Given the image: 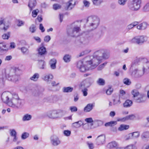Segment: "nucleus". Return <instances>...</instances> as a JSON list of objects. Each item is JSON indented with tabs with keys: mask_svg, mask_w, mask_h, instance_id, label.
<instances>
[{
	"mask_svg": "<svg viewBox=\"0 0 149 149\" xmlns=\"http://www.w3.org/2000/svg\"><path fill=\"white\" fill-rule=\"evenodd\" d=\"M3 102L9 106L14 108H19L22 104V100L17 94L8 91L3 92L1 95Z\"/></svg>",
	"mask_w": 149,
	"mask_h": 149,
	"instance_id": "obj_1",
	"label": "nucleus"
},
{
	"mask_svg": "<svg viewBox=\"0 0 149 149\" xmlns=\"http://www.w3.org/2000/svg\"><path fill=\"white\" fill-rule=\"evenodd\" d=\"M87 21L88 22V27L90 31L95 29L98 26L100 23V19L96 16H91L87 19Z\"/></svg>",
	"mask_w": 149,
	"mask_h": 149,
	"instance_id": "obj_2",
	"label": "nucleus"
},
{
	"mask_svg": "<svg viewBox=\"0 0 149 149\" xmlns=\"http://www.w3.org/2000/svg\"><path fill=\"white\" fill-rule=\"evenodd\" d=\"M92 58L90 60L86 62L89 66L88 69L91 70L96 68L102 62L98 56H96L95 52Z\"/></svg>",
	"mask_w": 149,
	"mask_h": 149,
	"instance_id": "obj_3",
	"label": "nucleus"
},
{
	"mask_svg": "<svg viewBox=\"0 0 149 149\" xmlns=\"http://www.w3.org/2000/svg\"><path fill=\"white\" fill-rule=\"evenodd\" d=\"M141 0H131L127 3V7L132 11H136L141 8Z\"/></svg>",
	"mask_w": 149,
	"mask_h": 149,
	"instance_id": "obj_4",
	"label": "nucleus"
},
{
	"mask_svg": "<svg viewBox=\"0 0 149 149\" xmlns=\"http://www.w3.org/2000/svg\"><path fill=\"white\" fill-rule=\"evenodd\" d=\"M80 30V26L74 23L72 24L71 28L68 30L67 33L71 36L75 37L78 36V33Z\"/></svg>",
	"mask_w": 149,
	"mask_h": 149,
	"instance_id": "obj_5",
	"label": "nucleus"
},
{
	"mask_svg": "<svg viewBox=\"0 0 149 149\" xmlns=\"http://www.w3.org/2000/svg\"><path fill=\"white\" fill-rule=\"evenodd\" d=\"M62 112L64 114L66 112L63 110H60L59 111L56 110H49L46 113V115L48 118L52 119H56L60 117V113Z\"/></svg>",
	"mask_w": 149,
	"mask_h": 149,
	"instance_id": "obj_6",
	"label": "nucleus"
},
{
	"mask_svg": "<svg viewBox=\"0 0 149 149\" xmlns=\"http://www.w3.org/2000/svg\"><path fill=\"white\" fill-rule=\"evenodd\" d=\"M96 56H98L100 59L102 61L104 59H108L110 56V54L109 52L107 50L101 49L95 52Z\"/></svg>",
	"mask_w": 149,
	"mask_h": 149,
	"instance_id": "obj_7",
	"label": "nucleus"
},
{
	"mask_svg": "<svg viewBox=\"0 0 149 149\" xmlns=\"http://www.w3.org/2000/svg\"><path fill=\"white\" fill-rule=\"evenodd\" d=\"M44 91V88L40 86H35L29 90V92L34 96H38L42 94Z\"/></svg>",
	"mask_w": 149,
	"mask_h": 149,
	"instance_id": "obj_8",
	"label": "nucleus"
},
{
	"mask_svg": "<svg viewBox=\"0 0 149 149\" xmlns=\"http://www.w3.org/2000/svg\"><path fill=\"white\" fill-rule=\"evenodd\" d=\"M89 67L88 64L87 63L85 65V66L83 64V62L81 61H79L77 63V67L82 72H84L86 70H91L88 69Z\"/></svg>",
	"mask_w": 149,
	"mask_h": 149,
	"instance_id": "obj_9",
	"label": "nucleus"
},
{
	"mask_svg": "<svg viewBox=\"0 0 149 149\" xmlns=\"http://www.w3.org/2000/svg\"><path fill=\"white\" fill-rule=\"evenodd\" d=\"M92 78H88L82 81L79 85V87L81 88H88L91 84Z\"/></svg>",
	"mask_w": 149,
	"mask_h": 149,
	"instance_id": "obj_10",
	"label": "nucleus"
},
{
	"mask_svg": "<svg viewBox=\"0 0 149 149\" xmlns=\"http://www.w3.org/2000/svg\"><path fill=\"white\" fill-rule=\"evenodd\" d=\"M52 144L54 146H58L61 143V141L58 137L56 135L52 136L50 138Z\"/></svg>",
	"mask_w": 149,
	"mask_h": 149,
	"instance_id": "obj_11",
	"label": "nucleus"
},
{
	"mask_svg": "<svg viewBox=\"0 0 149 149\" xmlns=\"http://www.w3.org/2000/svg\"><path fill=\"white\" fill-rule=\"evenodd\" d=\"M144 72L142 70H139L137 69H135L132 72V75L134 77H139L143 75Z\"/></svg>",
	"mask_w": 149,
	"mask_h": 149,
	"instance_id": "obj_12",
	"label": "nucleus"
},
{
	"mask_svg": "<svg viewBox=\"0 0 149 149\" xmlns=\"http://www.w3.org/2000/svg\"><path fill=\"white\" fill-rule=\"evenodd\" d=\"M16 71V69H12L7 71L6 72V77L9 80L10 78H12V77H13L14 75L15 74Z\"/></svg>",
	"mask_w": 149,
	"mask_h": 149,
	"instance_id": "obj_13",
	"label": "nucleus"
},
{
	"mask_svg": "<svg viewBox=\"0 0 149 149\" xmlns=\"http://www.w3.org/2000/svg\"><path fill=\"white\" fill-rule=\"evenodd\" d=\"M66 9L67 10H71L75 5V0H71L66 3Z\"/></svg>",
	"mask_w": 149,
	"mask_h": 149,
	"instance_id": "obj_14",
	"label": "nucleus"
},
{
	"mask_svg": "<svg viewBox=\"0 0 149 149\" xmlns=\"http://www.w3.org/2000/svg\"><path fill=\"white\" fill-rule=\"evenodd\" d=\"M96 143L98 145L103 144L105 140V136L103 135H101L98 136L96 139Z\"/></svg>",
	"mask_w": 149,
	"mask_h": 149,
	"instance_id": "obj_15",
	"label": "nucleus"
},
{
	"mask_svg": "<svg viewBox=\"0 0 149 149\" xmlns=\"http://www.w3.org/2000/svg\"><path fill=\"white\" fill-rule=\"evenodd\" d=\"M56 60L55 58L51 59L49 62V64L50 68L52 70L55 69L56 68Z\"/></svg>",
	"mask_w": 149,
	"mask_h": 149,
	"instance_id": "obj_16",
	"label": "nucleus"
},
{
	"mask_svg": "<svg viewBox=\"0 0 149 149\" xmlns=\"http://www.w3.org/2000/svg\"><path fill=\"white\" fill-rule=\"evenodd\" d=\"M82 124H83V123L81 120H80L73 123L72 124V126L74 128L77 129L80 128Z\"/></svg>",
	"mask_w": 149,
	"mask_h": 149,
	"instance_id": "obj_17",
	"label": "nucleus"
},
{
	"mask_svg": "<svg viewBox=\"0 0 149 149\" xmlns=\"http://www.w3.org/2000/svg\"><path fill=\"white\" fill-rule=\"evenodd\" d=\"M36 0H30L29 2L28 6L31 11L36 6Z\"/></svg>",
	"mask_w": 149,
	"mask_h": 149,
	"instance_id": "obj_18",
	"label": "nucleus"
},
{
	"mask_svg": "<svg viewBox=\"0 0 149 149\" xmlns=\"http://www.w3.org/2000/svg\"><path fill=\"white\" fill-rule=\"evenodd\" d=\"M147 27V24L146 22H143L137 26V29L140 30L145 29Z\"/></svg>",
	"mask_w": 149,
	"mask_h": 149,
	"instance_id": "obj_19",
	"label": "nucleus"
},
{
	"mask_svg": "<svg viewBox=\"0 0 149 149\" xmlns=\"http://www.w3.org/2000/svg\"><path fill=\"white\" fill-rule=\"evenodd\" d=\"M144 72L148 73L149 72V62L147 61L144 63L142 68Z\"/></svg>",
	"mask_w": 149,
	"mask_h": 149,
	"instance_id": "obj_20",
	"label": "nucleus"
},
{
	"mask_svg": "<svg viewBox=\"0 0 149 149\" xmlns=\"http://www.w3.org/2000/svg\"><path fill=\"white\" fill-rule=\"evenodd\" d=\"M133 102L132 100H127L123 104V106L125 108H128L131 106L132 105Z\"/></svg>",
	"mask_w": 149,
	"mask_h": 149,
	"instance_id": "obj_21",
	"label": "nucleus"
},
{
	"mask_svg": "<svg viewBox=\"0 0 149 149\" xmlns=\"http://www.w3.org/2000/svg\"><path fill=\"white\" fill-rule=\"evenodd\" d=\"M93 105L92 104H88L84 108V112H87L91 111L93 109Z\"/></svg>",
	"mask_w": 149,
	"mask_h": 149,
	"instance_id": "obj_22",
	"label": "nucleus"
},
{
	"mask_svg": "<svg viewBox=\"0 0 149 149\" xmlns=\"http://www.w3.org/2000/svg\"><path fill=\"white\" fill-rule=\"evenodd\" d=\"M117 144L115 141H112L109 143L107 145V147L109 149H112L117 146Z\"/></svg>",
	"mask_w": 149,
	"mask_h": 149,
	"instance_id": "obj_23",
	"label": "nucleus"
},
{
	"mask_svg": "<svg viewBox=\"0 0 149 149\" xmlns=\"http://www.w3.org/2000/svg\"><path fill=\"white\" fill-rule=\"evenodd\" d=\"M53 75L51 74L46 75L43 78V79L45 81L48 82L53 79Z\"/></svg>",
	"mask_w": 149,
	"mask_h": 149,
	"instance_id": "obj_24",
	"label": "nucleus"
},
{
	"mask_svg": "<svg viewBox=\"0 0 149 149\" xmlns=\"http://www.w3.org/2000/svg\"><path fill=\"white\" fill-rule=\"evenodd\" d=\"M46 52V48L43 47H40L38 49V54L41 55L45 54Z\"/></svg>",
	"mask_w": 149,
	"mask_h": 149,
	"instance_id": "obj_25",
	"label": "nucleus"
},
{
	"mask_svg": "<svg viewBox=\"0 0 149 149\" xmlns=\"http://www.w3.org/2000/svg\"><path fill=\"white\" fill-rule=\"evenodd\" d=\"M39 67L40 69H45V61L42 60L39 61Z\"/></svg>",
	"mask_w": 149,
	"mask_h": 149,
	"instance_id": "obj_26",
	"label": "nucleus"
},
{
	"mask_svg": "<svg viewBox=\"0 0 149 149\" xmlns=\"http://www.w3.org/2000/svg\"><path fill=\"white\" fill-rule=\"evenodd\" d=\"M32 117V116L31 115L26 114L23 116L22 120L24 121H29L31 119Z\"/></svg>",
	"mask_w": 149,
	"mask_h": 149,
	"instance_id": "obj_27",
	"label": "nucleus"
},
{
	"mask_svg": "<svg viewBox=\"0 0 149 149\" xmlns=\"http://www.w3.org/2000/svg\"><path fill=\"white\" fill-rule=\"evenodd\" d=\"M139 44L143 43L147 40L146 36H138Z\"/></svg>",
	"mask_w": 149,
	"mask_h": 149,
	"instance_id": "obj_28",
	"label": "nucleus"
},
{
	"mask_svg": "<svg viewBox=\"0 0 149 149\" xmlns=\"http://www.w3.org/2000/svg\"><path fill=\"white\" fill-rule=\"evenodd\" d=\"M144 95L143 94H140L139 97L135 100L136 102L138 103H141L144 102L145 100L143 99Z\"/></svg>",
	"mask_w": 149,
	"mask_h": 149,
	"instance_id": "obj_29",
	"label": "nucleus"
},
{
	"mask_svg": "<svg viewBox=\"0 0 149 149\" xmlns=\"http://www.w3.org/2000/svg\"><path fill=\"white\" fill-rule=\"evenodd\" d=\"M39 77V74L38 73H36L30 77V79L33 81H38Z\"/></svg>",
	"mask_w": 149,
	"mask_h": 149,
	"instance_id": "obj_30",
	"label": "nucleus"
},
{
	"mask_svg": "<svg viewBox=\"0 0 149 149\" xmlns=\"http://www.w3.org/2000/svg\"><path fill=\"white\" fill-rule=\"evenodd\" d=\"M130 134H131V136L133 139H137L140 136V132L137 131L131 133Z\"/></svg>",
	"mask_w": 149,
	"mask_h": 149,
	"instance_id": "obj_31",
	"label": "nucleus"
},
{
	"mask_svg": "<svg viewBox=\"0 0 149 149\" xmlns=\"http://www.w3.org/2000/svg\"><path fill=\"white\" fill-rule=\"evenodd\" d=\"M82 126L83 129L85 130H88L91 129V126L88 123L84 124L83 123V124L82 125Z\"/></svg>",
	"mask_w": 149,
	"mask_h": 149,
	"instance_id": "obj_32",
	"label": "nucleus"
},
{
	"mask_svg": "<svg viewBox=\"0 0 149 149\" xmlns=\"http://www.w3.org/2000/svg\"><path fill=\"white\" fill-rule=\"evenodd\" d=\"M97 84L100 86H103L105 85V80L102 78H99L96 81Z\"/></svg>",
	"mask_w": 149,
	"mask_h": 149,
	"instance_id": "obj_33",
	"label": "nucleus"
},
{
	"mask_svg": "<svg viewBox=\"0 0 149 149\" xmlns=\"http://www.w3.org/2000/svg\"><path fill=\"white\" fill-rule=\"evenodd\" d=\"M129 128V125L122 124L120 125V127L118 128V130L119 131H122L127 130Z\"/></svg>",
	"mask_w": 149,
	"mask_h": 149,
	"instance_id": "obj_34",
	"label": "nucleus"
},
{
	"mask_svg": "<svg viewBox=\"0 0 149 149\" xmlns=\"http://www.w3.org/2000/svg\"><path fill=\"white\" fill-rule=\"evenodd\" d=\"M73 88L72 87H64L63 88V91L65 93L71 92L73 90Z\"/></svg>",
	"mask_w": 149,
	"mask_h": 149,
	"instance_id": "obj_35",
	"label": "nucleus"
},
{
	"mask_svg": "<svg viewBox=\"0 0 149 149\" xmlns=\"http://www.w3.org/2000/svg\"><path fill=\"white\" fill-rule=\"evenodd\" d=\"M113 102L114 105L120 104L121 103L120 97H116L113 100Z\"/></svg>",
	"mask_w": 149,
	"mask_h": 149,
	"instance_id": "obj_36",
	"label": "nucleus"
},
{
	"mask_svg": "<svg viewBox=\"0 0 149 149\" xmlns=\"http://www.w3.org/2000/svg\"><path fill=\"white\" fill-rule=\"evenodd\" d=\"M93 4L96 6L100 5L103 2V0H91Z\"/></svg>",
	"mask_w": 149,
	"mask_h": 149,
	"instance_id": "obj_37",
	"label": "nucleus"
},
{
	"mask_svg": "<svg viewBox=\"0 0 149 149\" xmlns=\"http://www.w3.org/2000/svg\"><path fill=\"white\" fill-rule=\"evenodd\" d=\"M6 48V45L4 42L0 43V50L1 51H6L7 50L5 48Z\"/></svg>",
	"mask_w": 149,
	"mask_h": 149,
	"instance_id": "obj_38",
	"label": "nucleus"
},
{
	"mask_svg": "<svg viewBox=\"0 0 149 149\" xmlns=\"http://www.w3.org/2000/svg\"><path fill=\"white\" fill-rule=\"evenodd\" d=\"M141 138L142 139L149 138V132H146L143 133L141 134Z\"/></svg>",
	"mask_w": 149,
	"mask_h": 149,
	"instance_id": "obj_39",
	"label": "nucleus"
},
{
	"mask_svg": "<svg viewBox=\"0 0 149 149\" xmlns=\"http://www.w3.org/2000/svg\"><path fill=\"white\" fill-rule=\"evenodd\" d=\"M19 78V75H16V74H15L14 75L13 77H12V78H10L9 79V80L13 81L14 82H16L18 81Z\"/></svg>",
	"mask_w": 149,
	"mask_h": 149,
	"instance_id": "obj_40",
	"label": "nucleus"
},
{
	"mask_svg": "<svg viewBox=\"0 0 149 149\" xmlns=\"http://www.w3.org/2000/svg\"><path fill=\"white\" fill-rule=\"evenodd\" d=\"M71 56L69 55L66 54L63 58V59L65 62H69L70 61Z\"/></svg>",
	"mask_w": 149,
	"mask_h": 149,
	"instance_id": "obj_41",
	"label": "nucleus"
},
{
	"mask_svg": "<svg viewBox=\"0 0 149 149\" xmlns=\"http://www.w3.org/2000/svg\"><path fill=\"white\" fill-rule=\"evenodd\" d=\"M85 121L88 123H91L90 125L91 126L93 125V123L94 122V121L93 120L92 118H86L85 119Z\"/></svg>",
	"mask_w": 149,
	"mask_h": 149,
	"instance_id": "obj_42",
	"label": "nucleus"
},
{
	"mask_svg": "<svg viewBox=\"0 0 149 149\" xmlns=\"http://www.w3.org/2000/svg\"><path fill=\"white\" fill-rule=\"evenodd\" d=\"M117 124L116 121H111L109 122L106 123L105 124V126L106 127L107 126H113Z\"/></svg>",
	"mask_w": 149,
	"mask_h": 149,
	"instance_id": "obj_43",
	"label": "nucleus"
},
{
	"mask_svg": "<svg viewBox=\"0 0 149 149\" xmlns=\"http://www.w3.org/2000/svg\"><path fill=\"white\" fill-rule=\"evenodd\" d=\"M131 93L133 95V97H137L140 95L139 94V92L136 90H132V91Z\"/></svg>",
	"mask_w": 149,
	"mask_h": 149,
	"instance_id": "obj_44",
	"label": "nucleus"
},
{
	"mask_svg": "<svg viewBox=\"0 0 149 149\" xmlns=\"http://www.w3.org/2000/svg\"><path fill=\"white\" fill-rule=\"evenodd\" d=\"M124 149H137V148L134 145L131 144L125 147Z\"/></svg>",
	"mask_w": 149,
	"mask_h": 149,
	"instance_id": "obj_45",
	"label": "nucleus"
},
{
	"mask_svg": "<svg viewBox=\"0 0 149 149\" xmlns=\"http://www.w3.org/2000/svg\"><path fill=\"white\" fill-rule=\"evenodd\" d=\"M131 42L133 43H136L139 44L138 36H136L133 38L131 40Z\"/></svg>",
	"mask_w": 149,
	"mask_h": 149,
	"instance_id": "obj_46",
	"label": "nucleus"
},
{
	"mask_svg": "<svg viewBox=\"0 0 149 149\" xmlns=\"http://www.w3.org/2000/svg\"><path fill=\"white\" fill-rule=\"evenodd\" d=\"M29 133L24 132L22 134L21 137L22 139H25L29 137Z\"/></svg>",
	"mask_w": 149,
	"mask_h": 149,
	"instance_id": "obj_47",
	"label": "nucleus"
},
{
	"mask_svg": "<svg viewBox=\"0 0 149 149\" xmlns=\"http://www.w3.org/2000/svg\"><path fill=\"white\" fill-rule=\"evenodd\" d=\"M39 12V10L38 9H36L33 10L32 12V17H36Z\"/></svg>",
	"mask_w": 149,
	"mask_h": 149,
	"instance_id": "obj_48",
	"label": "nucleus"
},
{
	"mask_svg": "<svg viewBox=\"0 0 149 149\" xmlns=\"http://www.w3.org/2000/svg\"><path fill=\"white\" fill-rule=\"evenodd\" d=\"M143 10L145 12H148L149 11V3H146L143 7Z\"/></svg>",
	"mask_w": 149,
	"mask_h": 149,
	"instance_id": "obj_49",
	"label": "nucleus"
},
{
	"mask_svg": "<svg viewBox=\"0 0 149 149\" xmlns=\"http://www.w3.org/2000/svg\"><path fill=\"white\" fill-rule=\"evenodd\" d=\"M88 89L86 88H84L81 89V91L84 96H86L88 95Z\"/></svg>",
	"mask_w": 149,
	"mask_h": 149,
	"instance_id": "obj_50",
	"label": "nucleus"
},
{
	"mask_svg": "<svg viewBox=\"0 0 149 149\" xmlns=\"http://www.w3.org/2000/svg\"><path fill=\"white\" fill-rule=\"evenodd\" d=\"M4 27L3 28H1V29L2 30H3L4 31H6L8 29L9 27V23L5 24V23H4Z\"/></svg>",
	"mask_w": 149,
	"mask_h": 149,
	"instance_id": "obj_51",
	"label": "nucleus"
},
{
	"mask_svg": "<svg viewBox=\"0 0 149 149\" xmlns=\"http://www.w3.org/2000/svg\"><path fill=\"white\" fill-rule=\"evenodd\" d=\"M127 0H118V3L121 6H124L126 4Z\"/></svg>",
	"mask_w": 149,
	"mask_h": 149,
	"instance_id": "obj_52",
	"label": "nucleus"
},
{
	"mask_svg": "<svg viewBox=\"0 0 149 149\" xmlns=\"http://www.w3.org/2000/svg\"><path fill=\"white\" fill-rule=\"evenodd\" d=\"M107 63H105L100 65L97 68V70L99 71L102 70L103 68H104Z\"/></svg>",
	"mask_w": 149,
	"mask_h": 149,
	"instance_id": "obj_53",
	"label": "nucleus"
},
{
	"mask_svg": "<svg viewBox=\"0 0 149 149\" xmlns=\"http://www.w3.org/2000/svg\"><path fill=\"white\" fill-rule=\"evenodd\" d=\"M10 134L11 136H13L17 135V132L14 129H11L10 130Z\"/></svg>",
	"mask_w": 149,
	"mask_h": 149,
	"instance_id": "obj_54",
	"label": "nucleus"
},
{
	"mask_svg": "<svg viewBox=\"0 0 149 149\" xmlns=\"http://www.w3.org/2000/svg\"><path fill=\"white\" fill-rule=\"evenodd\" d=\"M36 27L34 25H32L30 27L29 30L32 33L35 32L36 30Z\"/></svg>",
	"mask_w": 149,
	"mask_h": 149,
	"instance_id": "obj_55",
	"label": "nucleus"
},
{
	"mask_svg": "<svg viewBox=\"0 0 149 149\" xmlns=\"http://www.w3.org/2000/svg\"><path fill=\"white\" fill-rule=\"evenodd\" d=\"M123 82L124 84L127 85H129L131 83L130 80L127 78L123 80Z\"/></svg>",
	"mask_w": 149,
	"mask_h": 149,
	"instance_id": "obj_56",
	"label": "nucleus"
},
{
	"mask_svg": "<svg viewBox=\"0 0 149 149\" xmlns=\"http://www.w3.org/2000/svg\"><path fill=\"white\" fill-rule=\"evenodd\" d=\"M10 33H9L7 34H4L2 36V37L3 39H8L10 37Z\"/></svg>",
	"mask_w": 149,
	"mask_h": 149,
	"instance_id": "obj_57",
	"label": "nucleus"
},
{
	"mask_svg": "<svg viewBox=\"0 0 149 149\" xmlns=\"http://www.w3.org/2000/svg\"><path fill=\"white\" fill-rule=\"evenodd\" d=\"M126 120H127L126 116L123 118H118L117 119L118 121L124 122Z\"/></svg>",
	"mask_w": 149,
	"mask_h": 149,
	"instance_id": "obj_58",
	"label": "nucleus"
},
{
	"mask_svg": "<svg viewBox=\"0 0 149 149\" xmlns=\"http://www.w3.org/2000/svg\"><path fill=\"white\" fill-rule=\"evenodd\" d=\"M113 88H110L107 90L106 93L107 95H110L113 92Z\"/></svg>",
	"mask_w": 149,
	"mask_h": 149,
	"instance_id": "obj_59",
	"label": "nucleus"
},
{
	"mask_svg": "<svg viewBox=\"0 0 149 149\" xmlns=\"http://www.w3.org/2000/svg\"><path fill=\"white\" fill-rule=\"evenodd\" d=\"M127 119V120H133V119L135 118V116L134 115L132 114L130 115H129L128 116H126Z\"/></svg>",
	"mask_w": 149,
	"mask_h": 149,
	"instance_id": "obj_60",
	"label": "nucleus"
},
{
	"mask_svg": "<svg viewBox=\"0 0 149 149\" xmlns=\"http://www.w3.org/2000/svg\"><path fill=\"white\" fill-rule=\"evenodd\" d=\"M53 7L54 9L56 10L60 8L61 6L58 4H54L53 5Z\"/></svg>",
	"mask_w": 149,
	"mask_h": 149,
	"instance_id": "obj_61",
	"label": "nucleus"
},
{
	"mask_svg": "<svg viewBox=\"0 0 149 149\" xmlns=\"http://www.w3.org/2000/svg\"><path fill=\"white\" fill-rule=\"evenodd\" d=\"M70 109L72 112H75L77 111V109L75 106L71 107H70Z\"/></svg>",
	"mask_w": 149,
	"mask_h": 149,
	"instance_id": "obj_62",
	"label": "nucleus"
},
{
	"mask_svg": "<svg viewBox=\"0 0 149 149\" xmlns=\"http://www.w3.org/2000/svg\"><path fill=\"white\" fill-rule=\"evenodd\" d=\"M87 144L90 149H93L94 148V145L93 143L87 142Z\"/></svg>",
	"mask_w": 149,
	"mask_h": 149,
	"instance_id": "obj_63",
	"label": "nucleus"
},
{
	"mask_svg": "<svg viewBox=\"0 0 149 149\" xmlns=\"http://www.w3.org/2000/svg\"><path fill=\"white\" fill-rule=\"evenodd\" d=\"M71 133L70 131L69 130H65L64 131V135L66 136H70Z\"/></svg>",
	"mask_w": 149,
	"mask_h": 149,
	"instance_id": "obj_64",
	"label": "nucleus"
}]
</instances>
